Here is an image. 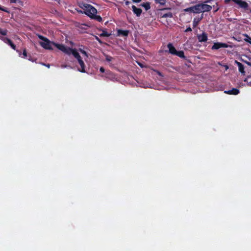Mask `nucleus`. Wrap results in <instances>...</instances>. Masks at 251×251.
<instances>
[{"mask_svg": "<svg viewBox=\"0 0 251 251\" xmlns=\"http://www.w3.org/2000/svg\"><path fill=\"white\" fill-rule=\"evenodd\" d=\"M78 6L84 10V14L89 17L90 18H91L95 14L97 13V9L91 4L82 2L79 3Z\"/></svg>", "mask_w": 251, "mask_h": 251, "instance_id": "f257e3e1", "label": "nucleus"}, {"mask_svg": "<svg viewBox=\"0 0 251 251\" xmlns=\"http://www.w3.org/2000/svg\"><path fill=\"white\" fill-rule=\"evenodd\" d=\"M55 44L53 42L50 41L48 38L44 42H40V45L44 49L47 50H53L52 46Z\"/></svg>", "mask_w": 251, "mask_h": 251, "instance_id": "f03ea898", "label": "nucleus"}, {"mask_svg": "<svg viewBox=\"0 0 251 251\" xmlns=\"http://www.w3.org/2000/svg\"><path fill=\"white\" fill-rule=\"evenodd\" d=\"M54 46L56 48H57L60 50L64 52L65 53H66L67 54H69L70 52H69V50H70L71 48L66 47L63 44H58V43H55V44H54Z\"/></svg>", "mask_w": 251, "mask_h": 251, "instance_id": "7ed1b4c3", "label": "nucleus"}, {"mask_svg": "<svg viewBox=\"0 0 251 251\" xmlns=\"http://www.w3.org/2000/svg\"><path fill=\"white\" fill-rule=\"evenodd\" d=\"M229 47V45L226 43L217 42L214 43L212 47V50H218L220 48H227Z\"/></svg>", "mask_w": 251, "mask_h": 251, "instance_id": "20e7f679", "label": "nucleus"}, {"mask_svg": "<svg viewBox=\"0 0 251 251\" xmlns=\"http://www.w3.org/2000/svg\"><path fill=\"white\" fill-rule=\"evenodd\" d=\"M201 13L208 12L211 10L212 7L211 5L207 4L206 3L202 2L200 3Z\"/></svg>", "mask_w": 251, "mask_h": 251, "instance_id": "39448f33", "label": "nucleus"}, {"mask_svg": "<svg viewBox=\"0 0 251 251\" xmlns=\"http://www.w3.org/2000/svg\"><path fill=\"white\" fill-rule=\"evenodd\" d=\"M233 2L237 4L240 7L247 9L249 7L248 3L242 0H233Z\"/></svg>", "mask_w": 251, "mask_h": 251, "instance_id": "423d86ee", "label": "nucleus"}, {"mask_svg": "<svg viewBox=\"0 0 251 251\" xmlns=\"http://www.w3.org/2000/svg\"><path fill=\"white\" fill-rule=\"evenodd\" d=\"M1 40L5 43L9 45L12 49L14 50H16V46L13 44L12 41L9 38L5 37V38H1Z\"/></svg>", "mask_w": 251, "mask_h": 251, "instance_id": "0eeeda50", "label": "nucleus"}, {"mask_svg": "<svg viewBox=\"0 0 251 251\" xmlns=\"http://www.w3.org/2000/svg\"><path fill=\"white\" fill-rule=\"evenodd\" d=\"M198 39L200 42H205L207 41V35L205 32L202 33L201 34L198 35Z\"/></svg>", "mask_w": 251, "mask_h": 251, "instance_id": "6e6552de", "label": "nucleus"}, {"mask_svg": "<svg viewBox=\"0 0 251 251\" xmlns=\"http://www.w3.org/2000/svg\"><path fill=\"white\" fill-rule=\"evenodd\" d=\"M69 54H72L73 56L77 59L78 60L80 58H81V56L79 53L76 51L75 49H73L72 48H70V50H69Z\"/></svg>", "mask_w": 251, "mask_h": 251, "instance_id": "1a4fd4ad", "label": "nucleus"}, {"mask_svg": "<svg viewBox=\"0 0 251 251\" xmlns=\"http://www.w3.org/2000/svg\"><path fill=\"white\" fill-rule=\"evenodd\" d=\"M167 48L169 49V52L170 54L173 55H176L177 50L172 43H169L167 45Z\"/></svg>", "mask_w": 251, "mask_h": 251, "instance_id": "9d476101", "label": "nucleus"}, {"mask_svg": "<svg viewBox=\"0 0 251 251\" xmlns=\"http://www.w3.org/2000/svg\"><path fill=\"white\" fill-rule=\"evenodd\" d=\"M132 11L133 13L138 17H139L142 12V9L136 7L135 5L132 6Z\"/></svg>", "mask_w": 251, "mask_h": 251, "instance_id": "9b49d317", "label": "nucleus"}, {"mask_svg": "<svg viewBox=\"0 0 251 251\" xmlns=\"http://www.w3.org/2000/svg\"><path fill=\"white\" fill-rule=\"evenodd\" d=\"M240 91L239 89L237 88H232L231 90L225 91V93L228 95H236L239 93Z\"/></svg>", "mask_w": 251, "mask_h": 251, "instance_id": "f8f14e48", "label": "nucleus"}, {"mask_svg": "<svg viewBox=\"0 0 251 251\" xmlns=\"http://www.w3.org/2000/svg\"><path fill=\"white\" fill-rule=\"evenodd\" d=\"M80 67H81V69H78V70L81 72V73H85L86 71H85V64L83 62V61L82 60V58H80L79 59L77 60Z\"/></svg>", "mask_w": 251, "mask_h": 251, "instance_id": "ddd939ff", "label": "nucleus"}, {"mask_svg": "<svg viewBox=\"0 0 251 251\" xmlns=\"http://www.w3.org/2000/svg\"><path fill=\"white\" fill-rule=\"evenodd\" d=\"M235 63L238 66L239 71L242 74L244 75L245 72L244 71V65L240 62L235 61Z\"/></svg>", "mask_w": 251, "mask_h": 251, "instance_id": "4468645a", "label": "nucleus"}, {"mask_svg": "<svg viewBox=\"0 0 251 251\" xmlns=\"http://www.w3.org/2000/svg\"><path fill=\"white\" fill-rule=\"evenodd\" d=\"M129 33V31L127 30L118 29L117 34L118 35H122L123 36H127Z\"/></svg>", "mask_w": 251, "mask_h": 251, "instance_id": "2eb2a0df", "label": "nucleus"}, {"mask_svg": "<svg viewBox=\"0 0 251 251\" xmlns=\"http://www.w3.org/2000/svg\"><path fill=\"white\" fill-rule=\"evenodd\" d=\"M8 30L6 29H2L0 27V39L1 40V38H5V37L3 36L7 35Z\"/></svg>", "mask_w": 251, "mask_h": 251, "instance_id": "dca6fc26", "label": "nucleus"}, {"mask_svg": "<svg viewBox=\"0 0 251 251\" xmlns=\"http://www.w3.org/2000/svg\"><path fill=\"white\" fill-rule=\"evenodd\" d=\"M194 13L199 14L201 13V9L200 3L194 5Z\"/></svg>", "mask_w": 251, "mask_h": 251, "instance_id": "f3484780", "label": "nucleus"}, {"mask_svg": "<svg viewBox=\"0 0 251 251\" xmlns=\"http://www.w3.org/2000/svg\"><path fill=\"white\" fill-rule=\"evenodd\" d=\"M181 58L186 59V56L184 55V52L182 50L177 51L176 55Z\"/></svg>", "mask_w": 251, "mask_h": 251, "instance_id": "a211bd4d", "label": "nucleus"}, {"mask_svg": "<svg viewBox=\"0 0 251 251\" xmlns=\"http://www.w3.org/2000/svg\"><path fill=\"white\" fill-rule=\"evenodd\" d=\"M92 19H94L97 20L99 22H101L102 21V18L100 15H96V14H95L92 17H91Z\"/></svg>", "mask_w": 251, "mask_h": 251, "instance_id": "6ab92c4d", "label": "nucleus"}, {"mask_svg": "<svg viewBox=\"0 0 251 251\" xmlns=\"http://www.w3.org/2000/svg\"><path fill=\"white\" fill-rule=\"evenodd\" d=\"M202 18H203V16L202 15L201 18L200 19H198V20H197V19L196 18L194 19V20L193 22V27H196L198 25L199 22L202 20Z\"/></svg>", "mask_w": 251, "mask_h": 251, "instance_id": "aec40b11", "label": "nucleus"}, {"mask_svg": "<svg viewBox=\"0 0 251 251\" xmlns=\"http://www.w3.org/2000/svg\"><path fill=\"white\" fill-rule=\"evenodd\" d=\"M141 5L144 7L147 11L151 8L150 3L149 2L143 3Z\"/></svg>", "mask_w": 251, "mask_h": 251, "instance_id": "412c9836", "label": "nucleus"}, {"mask_svg": "<svg viewBox=\"0 0 251 251\" xmlns=\"http://www.w3.org/2000/svg\"><path fill=\"white\" fill-rule=\"evenodd\" d=\"M156 4H159L161 5L164 6L166 3V0H154Z\"/></svg>", "mask_w": 251, "mask_h": 251, "instance_id": "4be33fe9", "label": "nucleus"}, {"mask_svg": "<svg viewBox=\"0 0 251 251\" xmlns=\"http://www.w3.org/2000/svg\"><path fill=\"white\" fill-rule=\"evenodd\" d=\"M111 35V33H108L105 30H102L101 33L100 34V37H109Z\"/></svg>", "mask_w": 251, "mask_h": 251, "instance_id": "5701e85b", "label": "nucleus"}, {"mask_svg": "<svg viewBox=\"0 0 251 251\" xmlns=\"http://www.w3.org/2000/svg\"><path fill=\"white\" fill-rule=\"evenodd\" d=\"M184 11L186 12H192L194 13V6L184 9Z\"/></svg>", "mask_w": 251, "mask_h": 251, "instance_id": "b1692460", "label": "nucleus"}, {"mask_svg": "<svg viewBox=\"0 0 251 251\" xmlns=\"http://www.w3.org/2000/svg\"><path fill=\"white\" fill-rule=\"evenodd\" d=\"M173 16V13L172 12H168V13L163 14L161 16V18H167V17L172 18Z\"/></svg>", "mask_w": 251, "mask_h": 251, "instance_id": "393cba45", "label": "nucleus"}, {"mask_svg": "<svg viewBox=\"0 0 251 251\" xmlns=\"http://www.w3.org/2000/svg\"><path fill=\"white\" fill-rule=\"evenodd\" d=\"M244 35L247 38V39H245V41L251 44V38L247 34H245Z\"/></svg>", "mask_w": 251, "mask_h": 251, "instance_id": "a878e982", "label": "nucleus"}, {"mask_svg": "<svg viewBox=\"0 0 251 251\" xmlns=\"http://www.w3.org/2000/svg\"><path fill=\"white\" fill-rule=\"evenodd\" d=\"M250 78H251V76H248L247 78L245 79V81L249 83V85L251 86V80L250 81Z\"/></svg>", "mask_w": 251, "mask_h": 251, "instance_id": "bb28decb", "label": "nucleus"}, {"mask_svg": "<svg viewBox=\"0 0 251 251\" xmlns=\"http://www.w3.org/2000/svg\"><path fill=\"white\" fill-rule=\"evenodd\" d=\"M79 50L80 51V52L82 54H83L85 55V56H88L87 53L86 52V51H85L84 50H82V49H79Z\"/></svg>", "mask_w": 251, "mask_h": 251, "instance_id": "cd10ccee", "label": "nucleus"}, {"mask_svg": "<svg viewBox=\"0 0 251 251\" xmlns=\"http://www.w3.org/2000/svg\"><path fill=\"white\" fill-rule=\"evenodd\" d=\"M23 54L24 55V58H25L26 57H27V52H26V50L25 49L24 50H23Z\"/></svg>", "mask_w": 251, "mask_h": 251, "instance_id": "c85d7f7f", "label": "nucleus"}, {"mask_svg": "<svg viewBox=\"0 0 251 251\" xmlns=\"http://www.w3.org/2000/svg\"><path fill=\"white\" fill-rule=\"evenodd\" d=\"M38 37L39 38V39L42 40L43 42L47 39L46 37H45L43 36L42 35H38Z\"/></svg>", "mask_w": 251, "mask_h": 251, "instance_id": "c756f323", "label": "nucleus"}, {"mask_svg": "<svg viewBox=\"0 0 251 251\" xmlns=\"http://www.w3.org/2000/svg\"><path fill=\"white\" fill-rule=\"evenodd\" d=\"M95 39H96V40L97 41L99 42V43H100V44H102V42L101 41V40L98 37H97V36H95Z\"/></svg>", "mask_w": 251, "mask_h": 251, "instance_id": "7c9ffc66", "label": "nucleus"}, {"mask_svg": "<svg viewBox=\"0 0 251 251\" xmlns=\"http://www.w3.org/2000/svg\"><path fill=\"white\" fill-rule=\"evenodd\" d=\"M192 31V28L190 27H188L185 29V32H189V31Z\"/></svg>", "mask_w": 251, "mask_h": 251, "instance_id": "2f4dec72", "label": "nucleus"}, {"mask_svg": "<svg viewBox=\"0 0 251 251\" xmlns=\"http://www.w3.org/2000/svg\"><path fill=\"white\" fill-rule=\"evenodd\" d=\"M100 72L101 73H104V72L105 70H104V68H103V67H100Z\"/></svg>", "mask_w": 251, "mask_h": 251, "instance_id": "473e14b6", "label": "nucleus"}, {"mask_svg": "<svg viewBox=\"0 0 251 251\" xmlns=\"http://www.w3.org/2000/svg\"><path fill=\"white\" fill-rule=\"evenodd\" d=\"M214 0H205L204 2L205 3H210L212 1H213Z\"/></svg>", "mask_w": 251, "mask_h": 251, "instance_id": "72a5a7b5", "label": "nucleus"}, {"mask_svg": "<svg viewBox=\"0 0 251 251\" xmlns=\"http://www.w3.org/2000/svg\"><path fill=\"white\" fill-rule=\"evenodd\" d=\"M75 10L77 11V12H78L79 13H82V14H84V12H83V11H82L81 10H78L77 9H75Z\"/></svg>", "mask_w": 251, "mask_h": 251, "instance_id": "f704fd0d", "label": "nucleus"}, {"mask_svg": "<svg viewBox=\"0 0 251 251\" xmlns=\"http://www.w3.org/2000/svg\"><path fill=\"white\" fill-rule=\"evenodd\" d=\"M111 58H112V57H110V56H107V57H106V60H107V61H110L111 60Z\"/></svg>", "mask_w": 251, "mask_h": 251, "instance_id": "c9c22d12", "label": "nucleus"}, {"mask_svg": "<svg viewBox=\"0 0 251 251\" xmlns=\"http://www.w3.org/2000/svg\"><path fill=\"white\" fill-rule=\"evenodd\" d=\"M134 2L139 3L142 0H132Z\"/></svg>", "mask_w": 251, "mask_h": 251, "instance_id": "e433bc0d", "label": "nucleus"}, {"mask_svg": "<svg viewBox=\"0 0 251 251\" xmlns=\"http://www.w3.org/2000/svg\"><path fill=\"white\" fill-rule=\"evenodd\" d=\"M17 0H10L11 3H16Z\"/></svg>", "mask_w": 251, "mask_h": 251, "instance_id": "4c0bfd02", "label": "nucleus"}, {"mask_svg": "<svg viewBox=\"0 0 251 251\" xmlns=\"http://www.w3.org/2000/svg\"><path fill=\"white\" fill-rule=\"evenodd\" d=\"M129 3H130V2L129 1H126L125 2V4L126 5H128Z\"/></svg>", "mask_w": 251, "mask_h": 251, "instance_id": "58836bf2", "label": "nucleus"}, {"mask_svg": "<svg viewBox=\"0 0 251 251\" xmlns=\"http://www.w3.org/2000/svg\"><path fill=\"white\" fill-rule=\"evenodd\" d=\"M167 9H170V8H165L161 9V10H167Z\"/></svg>", "mask_w": 251, "mask_h": 251, "instance_id": "ea45409f", "label": "nucleus"}, {"mask_svg": "<svg viewBox=\"0 0 251 251\" xmlns=\"http://www.w3.org/2000/svg\"><path fill=\"white\" fill-rule=\"evenodd\" d=\"M28 60L33 61L32 59L31 58V56L28 58Z\"/></svg>", "mask_w": 251, "mask_h": 251, "instance_id": "a19ab883", "label": "nucleus"}, {"mask_svg": "<svg viewBox=\"0 0 251 251\" xmlns=\"http://www.w3.org/2000/svg\"><path fill=\"white\" fill-rule=\"evenodd\" d=\"M219 10V8H217V9H215V12H217Z\"/></svg>", "mask_w": 251, "mask_h": 251, "instance_id": "79ce46f5", "label": "nucleus"}, {"mask_svg": "<svg viewBox=\"0 0 251 251\" xmlns=\"http://www.w3.org/2000/svg\"><path fill=\"white\" fill-rule=\"evenodd\" d=\"M225 67H226V70L228 69V67L227 65H226Z\"/></svg>", "mask_w": 251, "mask_h": 251, "instance_id": "37998d69", "label": "nucleus"}, {"mask_svg": "<svg viewBox=\"0 0 251 251\" xmlns=\"http://www.w3.org/2000/svg\"><path fill=\"white\" fill-rule=\"evenodd\" d=\"M44 65H45V64H44ZM46 66L47 67H48V68H49V67H50V65H49V64L46 65Z\"/></svg>", "mask_w": 251, "mask_h": 251, "instance_id": "c03bdc74", "label": "nucleus"}, {"mask_svg": "<svg viewBox=\"0 0 251 251\" xmlns=\"http://www.w3.org/2000/svg\"><path fill=\"white\" fill-rule=\"evenodd\" d=\"M0 10H3L4 11V10L1 7V6H0Z\"/></svg>", "mask_w": 251, "mask_h": 251, "instance_id": "a18cd8bd", "label": "nucleus"}, {"mask_svg": "<svg viewBox=\"0 0 251 251\" xmlns=\"http://www.w3.org/2000/svg\"><path fill=\"white\" fill-rule=\"evenodd\" d=\"M250 12H251V9L250 10Z\"/></svg>", "mask_w": 251, "mask_h": 251, "instance_id": "49530a36", "label": "nucleus"}]
</instances>
